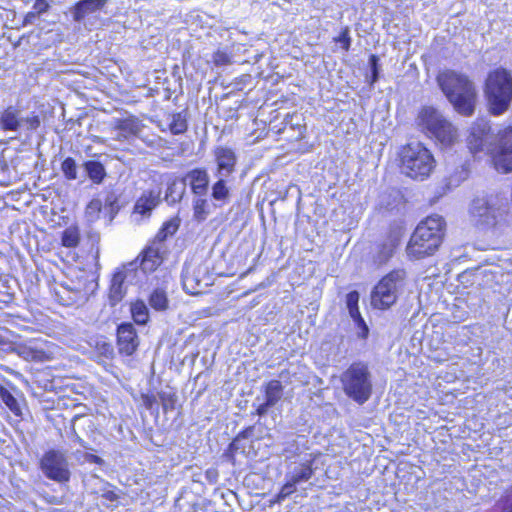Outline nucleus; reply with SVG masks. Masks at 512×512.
Returning <instances> with one entry per match:
<instances>
[{
    "label": "nucleus",
    "mask_w": 512,
    "mask_h": 512,
    "mask_svg": "<svg viewBox=\"0 0 512 512\" xmlns=\"http://www.w3.org/2000/svg\"><path fill=\"white\" fill-rule=\"evenodd\" d=\"M471 223L485 231L500 232L507 225L508 203L498 195H481L472 199L468 209Z\"/></svg>",
    "instance_id": "obj_1"
},
{
    "label": "nucleus",
    "mask_w": 512,
    "mask_h": 512,
    "mask_svg": "<svg viewBox=\"0 0 512 512\" xmlns=\"http://www.w3.org/2000/svg\"><path fill=\"white\" fill-rule=\"evenodd\" d=\"M437 81L454 109L463 116L474 113L477 92L474 84L465 76L455 71H445L438 75Z\"/></svg>",
    "instance_id": "obj_2"
},
{
    "label": "nucleus",
    "mask_w": 512,
    "mask_h": 512,
    "mask_svg": "<svg viewBox=\"0 0 512 512\" xmlns=\"http://www.w3.org/2000/svg\"><path fill=\"white\" fill-rule=\"evenodd\" d=\"M445 221L439 215H432L420 222L407 245V254L413 259H422L434 254L442 243Z\"/></svg>",
    "instance_id": "obj_3"
},
{
    "label": "nucleus",
    "mask_w": 512,
    "mask_h": 512,
    "mask_svg": "<svg viewBox=\"0 0 512 512\" xmlns=\"http://www.w3.org/2000/svg\"><path fill=\"white\" fill-rule=\"evenodd\" d=\"M484 93L489 111L501 115L508 110L512 101V74L504 68L491 71L485 81Z\"/></svg>",
    "instance_id": "obj_4"
},
{
    "label": "nucleus",
    "mask_w": 512,
    "mask_h": 512,
    "mask_svg": "<svg viewBox=\"0 0 512 512\" xmlns=\"http://www.w3.org/2000/svg\"><path fill=\"white\" fill-rule=\"evenodd\" d=\"M435 167L432 153L421 143H410L401 153V170L406 176L423 181L428 178Z\"/></svg>",
    "instance_id": "obj_5"
},
{
    "label": "nucleus",
    "mask_w": 512,
    "mask_h": 512,
    "mask_svg": "<svg viewBox=\"0 0 512 512\" xmlns=\"http://www.w3.org/2000/svg\"><path fill=\"white\" fill-rule=\"evenodd\" d=\"M417 124L443 147L451 146L457 139V129L432 106H425L420 110Z\"/></svg>",
    "instance_id": "obj_6"
},
{
    "label": "nucleus",
    "mask_w": 512,
    "mask_h": 512,
    "mask_svg": "<svg viewBox=\"0 0 512 512\" xmlns=\"http://www.w3.org/2000/svg\"><path fill=\"white\" fill-rule=\"evenodd\" d=\"M406 276L404 269H395L382 277L371 291V306L379 310L392 307L403 291Z\"/></svg>",
    "instance_id": "obj_7"
},
{
    "label": "nucleus",
    "mask_w": 512,
    "mask_h": 512,
    "mask_svg": "<svg viewBox=\"0 0 512 512\" xmlns=\"http://www.w3.org/2000/svg\"><path fill=\"white\" fill-rule=\"evenodd\" d=\"M345 394L358 404H364L372 394L371 373L363 362H356L341 375Z\"/></svg>",
    "instance_id": "obj_8"
},
{
    "label": "nucleus",
    "mask_w": 512,
    "mask_h": 512,
    "mask_svg": "<svg viewBox=\"0 0 512 512\" xmlns=\"http://www.w3.org/2000/svg\"><path fill=\"white\" fill-rule=\"evenodd\" d=\"M39 467L50 480L58 483H66L70 480L71 472L66 455L57 449L45 451L40 458Z\"/></svg>",
    "instance_id": "obj_9"
},
{
    "label": "nucleus",
    "mask_w": 512,
    "mask_h": 512,
    "mask_svg": "<svg viewBox=\"0 0 512 512\" xmlns=\"http://www.w3.org/2000/svg\"><path fill=\"white\" fill-rule=\"evenodd\" d=\"M492 158L497 170L504 173L512 171V127H506L497 134Z\"/></svg>",
    "instance_id": "obj_10"
},
{
    "label": "nucleus",
    "mask_w": 512,
    "mask_h": 512,
    "mask_svg": "<svg viewBox=\"0 0 512 512\" xmlns=\"http://www.w3.org/2000/svg\"><path fill=\"white\" fill-rule=\"evenodd\" d=\"M165 259V247L154 241H150L135 258L139 269L144 274H151L158 270Z\"/></svg>",
    "instance_id": "obj_11"
},
{
    "label": "nucleus",
    "mask_w": 512,
    "mask_h": 512,
    "mask_svg": "<svg viewBox=\"0 0 512 512\" xmlns=\"http://www.w3.org/2000/svg\"><path fill=\"white\" fill-rule=\"evenodd\" d=\"M116 345L120 356H133L139 346L140 338L136 328L131 322H122L116 327Z\"/></svg>",
    "instance_id": "obj_12"
},
{
    "label": "nucleus",
    "mask_w": 512,
    "mask_h": 512,
    "mask_svg": "<svg viewBox=\"0 0 512 512\" xmlns=\"http://www.w3.org/2000/svg\"><path fill=\"white\" fill-rule=\"evenodd\" d=\"M144 128L143 120L136 115L130 114L126 117L115 119L112 130L115 132L114 139L116 141L129 142L140 138Z\"/></svg>",
    "instance_id": "obj_13"
},
{
    "label": "nucleus",
    "mask_w": 512,
    "mask_h": 512,
    "mask_svg": "<svg viewBox=\"0 0 512 512\" xmlns=\"http://www.w3.org/2000/svg\"><path fill=\"white\" fill-rule=\"evenodd\" d=\"M253 433V425L243 428L227 446L223 453V458L232 465H235L237 454H246V449L252 448L253 441L249 440V438L252 437Z\"/></svg>",
    "instance_id": "obj_14"
},
{
    "label": "nucleus",
    "mask_w": 512,
    "mask_h": 512,
    "mask_svg": "<svg viewBox=\"0 0 512 512\" xmlns=\"http://www.w3.org/2000/svg\"><path fill=\"white\" fill-rule=\"evenodd\" d=\"M90 359L103 367L111 366L115 357L113 344L104 336L93 339L90 344Z\"/></svg>",
    "instance_id": "obj_15"
},
{
    "label": "nucleus",
    "mask_w": 512,
    "mask_h": 512,
    "mask_svg": "<svg viewBox=\"0 0 512 512\" xmlns=\"http://www.w3.org/2000/svg\"><path fill=\"white\" fill-rule=\"evenodd\" d=\"M217 164L218 174L230 175L234 172L237 156L233 149L226 146H218L213 151Z\"/></svg>",
    "instance_id": "obj_16"
},
{
    "label": "nucleus",
    "mask_w": 512,
    "mask_h": 512,
    "mask_svg": "<svg viewBox=\"0 0 512 512\" xmlns=\"http://www.w3.org/2000/svg\"><path fill=\"white\" fill-rule=\"evenodd\" d=\"M184 181H188L193 194L202 196L208 190L209 175L205 168H194L186 173Z\"/></svg>",
    "instance_id": "obj_17"
},
{
    "label": "nucleus",
    "mask_w": 512,
    "mask_h": 512,
    "mask_svg": "<svg viewBox=\"0 0 512 512\" xmlns=\"http://www.w3.org/2000/svg\"><path fill=\"white\" fill-rule=\"evenodd\" d=\"M160 202V190H145L136 200L133 212L142 216L146 215L155 209Z\"/></svg>",
    "instance_id": "obj_18"
},
{
    "label": "nucleus",
    "mask_w": 512,
    "mask_h": 512,
    "mask_svg": "<svg viewBox=\"0 0 512 512\" xmlns=\"http://www.w3.org/2000/svg\"><path fill=\"white\" fill-rule=\"evenodd\" d=\"M108 0H79L72 9L73 20L82 21L88 14L101 10Z\"/></svg>",
    "instance_id": "obj_19"
},
{
    "label": "nucleus",
    "mask_w": 512,
    "mask_h": 512,
    "mask_svg": "<svg viewBox=\"0 0 512 512\" xmlns=\"http://www.w3.org/2000/svg\"><path fill=\"white\" fill-rule=\"evenodd\" d=\"M399 245L397 237H389L382 244L377 247L373 258L374 262L378 265L386 264L389 259L394 255L396 248Z\"/></svg>",
    "instance_id": "obj_20"
},
{
    "label": "nucleus",
    "mask_w": 512,
    "mask_h": 512,
    "mask_svg": "<svg viewBox=\"0 0 512 512\" xmlns=\"http://www.w3.org/2000/svg\"><path fill=\"white\" fill-rule=\"evenodd\" d=\"M20 126L21 120L18 110L13 106L5 108L0 116V127L4 131H16Z\"/></svg>",
    "instance_id": "obj_21"
},
{
    "label": "nucleus",
    "mask_w": 512,
    "mask_h": 512,
    "mask_svg": "<svg viewBox=\"0 0 512 512\" xmlns=\"http://www.w3.org/2000/svg\"><path fill=\"white\" fill-rule=\"evenodd\" d=\"M126 289L124 286V276L116 274L108 289V299L112 306L118 304L125 296Z\"/></svg>",
    "instance_id": "obj_22"
},
{
    "label": "nucleus",
    "mask_w": 512,
    "mask_h": 512,
    "mask_svg": "<svg viewBox=\"0 0 512 512\" xmlns=\"http://www.w3.org/2000/svg\"><path fill=\"white\" fill-rule=\"evenodd\" d=\"M489 131V126L486 122L481 121L471 127V132L469 136V144L471 148L476 150H482L485 137L487 132Z\"/></svg>",
    "instance_id": "obj_23"
},
{
    "label": "nucleus",
    "mask_w": 512,
    "mask_h": 512,
    "mask_svg": "<svg viewBox=\"0 0 512 512\" xmlns=\"http://www.w3.org/2000/svg\"><path fill=\"white\" fill-rule=\"evenodd\" d=\"M180 219L178 217H173L167 221H165L161 227L158 229L156 235L152 239V241L164 245V241L169 237L173 236L179 229Z\"/></svg>",
    "instance_id": "obj_24"
},
{
    "label": "nucleus",
    "mask_w": 512,
    "mask_h": 512,
    "mask_svg": "<svg viewBox=\"0 0 512 512\" xmlns=\"http://www.w3.org/2000/svg\"><path fill=\"white\" fill-rule=\"evenodd\" d=\"M61 246L69 249H75L81 242L80 228L77 224H72L65 228L61 233Z\"/></svg>",
    "instance_id": "obj_25"
},
{
    "label": "nucleus",
    "mask_w": 512,
    "mask_h": 512,
    "mask_svg": "<svg viewBox=\"0 0 512 512\" xmlns=\"http://www.w3.org/2000/svg\"><path fill=\"white\" fill-rule=\"evenodd\" d=\"M0 399L5 404V406L9 409V411L17 418V420H21L23 417V412L21 405L17 398L9 391L5 386L0 384Z\"/></svg>",
    "instance_id": "obj_26"
},
{
    "label": "nucleus",
    "mask_w": 512,
    "mask_h": 512,
    "mask_svg": "<svg viewBox=\"0 0 512 512\" xmlns=\"http://www.w3.org/2000/svg\"><path fill=\"white\" fill-rule=\"evenodd\" d=\"M130 313L133 321L138 325H146L149 322V310L141 299H137L131 303Z\"/></svg>",
    "instance_id": "obj_27"
},
{
    "label": "nucleus",
    "mask_w": 512,
    "mask_h": 512,
    "mask_svg": "<svg viewBox=\"0 0 512 512\" xmlns=\"http://www.w3.org/2000/svg\"><path fill=\"white\" fill-rule=\"evenodd\" d=\"M265 400L276 405L282 398L283 385L280 380L272 379L263 386Z\"/></svg>",
    "instance_id": "obj_28"
},
{
    "label": "nucleus",
    "mask_w": 512,
    "mask_h": 512,
    "mask_svg": "<svg viewBox=\"0 0 512 512\" xmlns=\"http://www.w3.org/2000/svg\"><path fill=\"white\" fill-rule=\"evenodd\" d=\"M84 168L94 184H101L106 177L104 165L99 161L88 160L84 163Z\"/></svg>",
    "instance_id": "obj_29"
},
{
    "label": "nucleus",
    "mask_w": 512,
    "mask_h": 512,
    "mask_svg": "<svg viewBox=\"0 0 512 512\" xmlns=\"http://www.w3.org/2000/svg\"><path fill=\"white\" fill-rule=\"evenodd\" d=\"M150 307L155 311H165L169 307L167 293L162 288H155L148 297Z\"/></svg>",
    "instance_id": "obj_30"
},
{
    "label": "nucleus",
    "mask_w": 512,
    "mask_h": 512,
    "mask_svg": "<svg viewBox=\"0 0 512 512\" xmlns=\"http://www.w3.org/2000/svg\"><path fill=\"white\" fill-rule=\"evenodd\" d=\"M103 209L105 214L108 216L109 221H113L121 209L119 195L113 191L107 193L103 202Z\"/></svg>",
    "instance_id": "obj_31"
},
{
    "label": "nucleus",
    "mask_w": 512,
    "mask_h": 512,
    "mask_svg": "<svg viewBox=\"0 0 512 512\" xmlns=\"http://www.w3.org/2000/svg\"><path fill=\"white\" fill-rule=\"evenodd\" d=\"M169 131L173 135L184 134L188 129L187 120L181 112L173 113L169 122Z\"/></svg>",
    "instance_id": "obj_32"
},
{
    "label": "nucleus",
    "mask_w": 512,
    "mask_h": 512,
    "mask_svg": "<svg viewBox=\"0 0 512 512\" xmlns=\"http://www.w3.org/2000/svg\"><path fill=\"white\" fill-rule=\"evenodd\" d=\"M103 210V201L99 198L91 199L85 207V216L90 222L100 219Z\"/></svg>",
    "instance_id": "obj_33"
},
{
    "label": "nucleus",
    "mask_w": 512,
    "mask_h": 512,
    "mask_svg": "<svg viewBox=\"0 0 512 512\" xmlns=\"http://www.w3.org/2000/svg\"><path fill=\"white\" fill-rule=\"evenodd\" d=\"M61 171L67 180L77 178V164L72 157H66L61 163Z\"/></svg>",
    "instance_id": "obj_34"
},
{
    "label": "nucleus",
    "mask_w": 512,
    "mask_h": 512,
    "mask_svg": "<svg viewBox=\"0 0 512 512\" xmlns=\"http://www.w3.org/2000/svg\"><path fill=\"white\" fill-rule=\"evenodd\" d=\"M159 399L161 401L162 409L164 413H167L169 411H173L176 409L177 404V394L175 392L167 393V392H160L158 394Z\"/></svg>",
    "instance_id": "obj_35"
},
{
    "label": "nucleus",
    "mask_w": 512,
    "mask_h": 512,
    "mask_svg": "<svg viewBox=\"0 0 512 512\" xmlns=\"http://www.w3.org/2000/svg\"><path fill=\"white\" fill-rule=\"evenodd\" d=\"M229 196V190L223 179L217 180L212 186V197L215 200H225Z\"/></svg>",
    "instance_id": "obj_36"
},
{
    "label": "nucleus",
    "mask_w": 512,
    "mask_h": 512,
    "mask_svg": "<svg viewBox=\"0 0 512 512\" xmlns=\"http://www.w3.org/2000/svg\"><path fill=\"white\" fill-rule=\"evenodd\" d=\"M359 298L360 296L357 291H351L346 295V306L350 317L360 313L358 307Z\"/></svg>",
    "instance_id": "obj_37"
},
{
    "label": "nucleus",
    "mask_w": 512,
    "mask_h": 512,
    "mask_svg": "<svg viewBox=\"0 0 512 512\" xmlns=\"http://www.w3.org/2000/svg\"><path fill=\"white\" fill-rule=\"evenodd\" d=\"M351 318L353 319L354 324L357 328L358 337L362 338V339H366L369 334V328H368L366 322L364 321V319L362 318L361 314L358 313L356 315L351 316Z\"/></svg>",
    "instance_id": "obj_38"
},
{
    "label": "nucleus",
    "mask_w": 512,
    "mask_h": 512,
    "mask_svg": "<svg viewBox=\"0 0 512 512\" xmlns=\"http://www.w3.org/2000/svg\"><path fill=\"white\" fill-rule=\"evenodd\" d=\"M312 476V469L309 465H302L299 470L293 472L291 479L294 483L307 481Z\"/></svg>",
    "instance_id": "obj_39"
},
{
    "label": "nucleus",
    "mask_w": 512,
    "mask_h": 512,
    "mask_svg": "<svg viewBox=\"0 0 512 512\" xmlns=\"http://www.w3.org/2000/svg\"><path fill=\"white\" fill-rule=\"evenodd\" d=\"M369 66H370V85H373L379 79V57L377 55L372 54L369 58Z\"/></svg>",
    "instance_id": "obj_40"
},
{
    "label": "nucleus",
    "mask_w": 512,
    "mask_h": 512,
    "mask_svg": "<svg viewBox=\"0 0 512 512\" xmlns=\"http://www.w3.org/2000/svg\"><path fill=\"white\" fill-rule=\"evenodd\" d=\"M212 59H213V63L216 66L229 65L232 62L231 56L227 52L222 51V50L215 51L212 56Z\"/></svg>",
    "instance_id": "obj_41"
},
{
    "label": "nucleus",
    "mask_w": 512,
    "mask_h": 512,
    "mask_svg": "<svg viewBox=\"0 0 512 512\" xmlns=\"http://www.w3.org/2000/svg\"><path fill=\"white\" fill-rule=\"evenodd\" d=\"M141 400L143 403V406L147 410H153L154 408L157 409V398L153 393H142L141 394Z\"/></svg>",
    "instance_id": "obj_42"
},
{
    "label": "nucleus",
    "mask_w": 512,
    "mask_h": 512,
    "mask_svg": "<svg viewBox=\"0 0 512 512\" xmlns=\"http://www.w3.org/2000/svg\"><path fill=\"white\" fill-rule=\"evenodd\" d=\"M206 201L204 199H199L194 204V215L198 220H204L206 217Z\"/></svg>",
    "instance_id": "obj_43"
},
{
    "label": "nucleus",
    "mask_w": 512,
    "mask_h": 512,
    "mask_svg": "<svg viewBox=\"0 0 512 512\" xmlns=\"http://www.w3.org/2000/svg\"><path fill=\"white\" fill-rule=\"evenodd\" d=\"M23 123L25 124L28 130L35 131L40 127L41 119L38 115L33 114L24 118Z\"/></svg>",
    "instance_id": "obj_44"
},
{
    "label": "nucleus",
    "mask_w": 512,
    "mask_h": 512,
    "mask_svg": "<svg viewBox=\"0 0 512 512\" xmlns=\"http://www.w3.org/2000/svg\"><path fill=\"white\" fill-rule=\"evenodd\" d=\"M335 41L340 43L341 44V47L345 50V51H348L349 48H350V44H351V38L349 36V30L348 28H345L344 30H342V32L340 33V35L338 37L335 38Z\"/></svg>",
    "instance_id": "obj_45"
},
{
    "label": "nucleus",
    "mask_w": 512,
    "mask_h": 512,
    "mask_svg": "<svg viewBox=\"0 0 512 512\" xmlns=\"http://www.w3.org/2000/svg\"><path fill=\"white\" fill-rule=\"evenodd\" d=\"M50 8V5L47 0H35L33 4L34 12L37 15L43 14L47 12Z\"/></svg>",
    "instance_id": "obj_46"
},
{
    "label": "nucleus",
    "mask_w": 512,
    "mask_h": 512,
    "mask_svg": "<svg viewBox=\"0 0 512 512\" xmlns=\"http://www.w3.org/2000/svg\"><path fill=\"white\" fill-rule=\"evenodd\" d=\"M101 496L103 499L110 501V502H115V501L119 500V498H120L116 488L110 489V490H104Z\"/></svg>",
    "instance_id": "obj_47"
},
{
    "label": "nucleus",
    "mask_w": 512,
    "mask_h": 512,
    "mask_svg": "<svg viewBox=\"0 0 512 512\" xmlns=\"http://www.w3.org/2000/svg\"><path fill=\"white\" fill-rule=\"evenodd\" d=\"M295 485L296 483L293 482L291 479L290 482H286L280 489V492L284 496V498H287L289 495L295 492Z\"/></svg>",
    "instance_id": "obj_48"
},
{
    "label": "nucleus",
    "mask_w": 512,
    "mask_h": 512,
    "mask_svg": "<svg viewBox=\"0 0 512 512\" xmlns=\"http://www.w3.org/2000/svg\"><path fill=\"white\" fill-rule=\"evenodd\" d=\"M273 406H274V404L265 400L262 404L257 406V408L255 409V412L253 414L258 415V416H263L264 414L267 413L268 409Z\"/></svg>",
    "instance_id": "obj_49"
},
{
    "label": "nucleus",
    "mask_w": 512,
    "mask_h": 512,
    "mask_svg": "<svg viewBox=\"0 0 512 512\" xmlns=\"http://www.w3.org/2000/svg\"><path fill=\"white\" fill-rule=\"evenodd\" d=\"M273 406H274V404L265 400L262 404L257 406V408L255 409V412L253 414L258 415V416H263L264 414L267 413L268 409Z\"/></svg>",
    "instance_id": "obj_50"
},
{
    "label": "nucleus",
    "mask_w": 512,
    "mask_h": 512,
    "mask_svg": "<svg viewBox=\"0 0 512 512\" xmlns=\"http://www.w3.org/2000/svg\"><path fill=\"white\" fill-rule=\"evenodd\" d=\"M284 496L282 495V493L279 491L277 494L274 495V497L271 499V504H275V503H280L284 500Z\"/></svg>",
    "instance_id": "obj_51"
},
{
    "label": "nucleus",
    "mask_w": 512,
    "mask_h": 512,
    "mask_svg": "<svg viewBox=\"0 0 512 512\" xmlns=\"http://www.w3.org/2000/svg\"><path fill=\"white\" fill-rule=\"evenodd\" d=\"M36 15L37 14L34 11L27 12L24 16V23H30Z\"/></svg>",
    "instance_id": "obj_52"
},
{
    "label": "nucleus",
    "mask_w": 512,
    "mask_h": 512,
    "mask_svg": "<svg viewBox=\"0 0 512 512\" xmlns=\"http://www.w3.org/2000/svg\"><path fill=\"white\" fill-rule=\"evenodd\" d=\"M8 342H9L8 337L6 335H3L0 333V345L1 346L6 345V344H8Z\"/></svg>",
    "instance_id": "obj_53"
},
{
    "label": "nucleus",
    "mask_w": 512,
    "mask_h": 512,
    "mask_svg": "<svg viewBox=\"0 0 512 512\" xmlns=\"http://www.w3.org/2000/svg\"><path fill=\"white\" fill-rule=\"evenodd\" d=\"M509 498H510V503H509V505L505 508L504 512H512V489H511V492H510Z\"/></svg>",
    "instance_id": "obj_54"
},
{
    "label": "nucleus",
    "mask_w": 512,
    "mask_h": 512,
    "mask_svg": "<svg viewBox=\"0 0 512 512\" xmlns=\"http://www.w3.org/2000/svg\"><path fill=\"white\" fill-rule=\"evenodd\" d=\"M89 459L92 461V462H95V463H100L101 462V458L96 456V455H90Z\"/></svg>",
    "instance_id": "obj_55"
},
{
    "label": "nucleus",
    "mask_w": 512,
    "mask_h": 512,
    "mask_svg": "<svg viewBox=\"0 0 512 512\" xmlns=\"http://www.w3.org/2000/svg\"><path fill=\"white\" fill-rule=\"evenodd\" d=\"M75 438H76L77 443H79L80 445H84V441H83V439H82V438H80L77 434H76V437H75Z\"/></svg>",
    "instance_id": "obj_56"
},
{
    "label": "nucleus",
    "mask_w": 512,
    "mask_h": 512,
    "mask_svg": "<svg viewBox=\"0 0 512 512\" xmlns=\"http://www.w3.org/2000/svg\"><path fill=\"white\" fill-rule=\"evenodd\" d=\"M461 172H462V174H463L462 179H465V178L467 177V171H466V170H464V169H462V171H461Z\"/></svg>",
    "instance_id": "obj_57"
}]
</instances>
